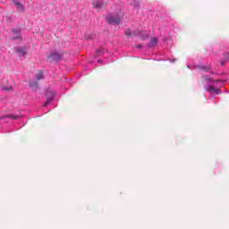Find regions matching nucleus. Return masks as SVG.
I'll list each match as a JSON object with an SVG mask.
<instances>
[{"instance_id": "1a4fd4ad", "label": "nucleus", "mask_w": 229, "mask_h": 229, "mask_svg": "<svg viewBox=\"0 0 229 229\" xmlns=\"http://www.w3.org/2000/svg\"><path fill=\"white\" fill-rule=\"evenodd\" d=\"M2 89L5 90V92H10L13 90V88H12V86H2Z\"/></svg>"}, {"instance_id": "ddd939ff", "label": "nucleus", "mask_w": 229, "mask_h": 229, "mask_svg": "<svg viewBox=\"0 0 229 229\" xmlns=\"http://www.w3.org/2000/svg\"><path fill=\"white\" fill-rule=\"evenodd\" d=\"M9 117H10L11 119H18V118H19V115L11 114V115H9Z\"/></svg>"}, {"instance_id": "20e7f679", "label": "nucleus", "mask_w": 229, "mask_h": 229, "mask_svg": "<svg viewBox=\"0 0 229 229\" xmlns=\"http://www.w3.org/2000/svg\"><path fill=\"white\" fill-rule=\"evenodd\" d=\"M13 4L16 6V8L19 10V12H24V5L21 4L17 0H13Z\"/></svg>"}, {"instance_id": "423d86ee", "label": "nucleus", "mask_w": 229, "mask_h": 229, "mask_svg": "<svg viewBox=\"0 0 229 229\" xmlns=\"http://www.w3.org/2000/svg\"><path fill=\"white\" fill-rule=\"evenodd\" d=\"M16 53H19L20 56H24L26 55V48H16Z\"/></svg>"}, {"instance_id": "9d476101", "label": "nucleus", "mask_w": 229, "mask_h": 229, "mask_svg": "<svg viewBox=\"0 0 229 229\" xmlns=\"http://www.w3.org/2000/svg\"><path fill=\"white\" fill-rule=\"evenodd\" d=\"M50 58H53V60H60V55H58V54H52L50 55Z\"/></svg>"}, {"instance_id": "aec40b11", "label": "nucleus", "mask_w": 229, "mask_h": 229, "mask_svg": "<svg viewBox=\"0 0 229 229\" xmlns=\"http://www.w3.org/2000/svg\"><path fill=\"white\" fill-rule=\"evenodd\" d=\"M228 55V56H229V54H227Z\"/></svg>"}, {"instance_id": "2eb2a0df", "label": "nucleus", "mask_w": 229, "mask_h": 229, "mask_svg": "<svg viewBox=\"0 0 229 229\" xmlns=\"http://www.w3.org/2000/svg\"><path fill=\"white\" fill-rule=\"evenodd\" d=\"M52 98H47V102L45 103V106H47V105H49V103H51Z\"/></svg>"}, {"instance_id": "6ab92c4d", "label": "nucleus", "mask_w": 229, "mask_h": 229, "mask_svg": "<svg viewBox=\"0 0 229 229\" xmlns=\"http://www.w3.org/2000/svg\"><path fill=\"white\" fill-rule=\"evenodd\" d=\"M137 47L140 48L141 47H140V46H138Z\"/></svg>"}, {"instance_id": "39448f33", "label": "nucleus", "mask_w": 229, "mask_h": 229, "mask_svg": "<svg viewBox=\"0 0 229 229\" xmlns=\"http://www.w3.org/2000/svg\"><path fill=\"white\" fill-rule=\"evenodd\" d=\"M206 90H207L208 92H215V94H221V89H216V88H214L213 86H208V87L206 88Z\"/></svg>"}, {"instance_id": "9b49d317", "label": "nucleus", "mask_w": 229, "mask_h": 229, "mask_svg": "<svg viewBox=\"0 0 229 229\" xmlns=\"http://www.w3.org/2000/svg\"><path fill=\"white\" fill-rule=\"evenodd\" d=\"M157 42H158V39H157V38H152L150 40L151 46H157Z\"/></svg>"}, {"instance_id": "0eeeda50", "label": "nucleus", "mask_w": 229, "mask_h": 229, "mask_svg": "<svg viewBox=\"0 0 229 229\" xmlns=\"http://www.w3.org/2000/svg\"><path fill=\"white\" fill-rule=\"evenodd\" d=\"M37 81H40V80H44V72L42 71H38V74L36 75Z\"/></svg>"}, {"instance_id": "a211bd4d", "label": "nucleus", "mask_w": 229, "mask_h": 229, "mask_svg": "<svg viewBox=\"0 0 229 229\" xmlns=\"http://www.w3.org/2000/svg\"><path fill=\"white\" fill-rule=\"evenodd\" d=\"M55 97V93H52V98H54Z\"/></svg>"}, {"instance_id": "f257e3e1", "label": "nucleus", "mask_w": 229, "mask_h": 229, "mask_svg": "<svg viewBox=\"0 0 229 229\" xmlns=\"http://www.w3.org/2000/svg\"><path fill=\"white\" fill-rule=\"evenodd\" d=\"M123 13L119 14H107L106 17V21H107L108 24H121V21H123Z\"/></svg>"}, {"instance_id": "6e6552de", "label": "nucleus", "mask_w": 229, "mask_h": 229, "mask_svg": "<svg viewBox=\"0 0 229 229\" xmlns=\"http://www.w3.org/2000/svg\"><path fill=\"white\" fill-rule=\"evenodd\" d=\"M30 89H32V90H37V89H38V83L35 82V81H30L29 83Z\"/></svg>"}, {"instance_id": "f8f14e48", "label": "nucleus", "mask_w": 229, "mask_h": 229, "mask_svg": "<svg viewBox=\"0 0 229 229\" xmlns=\"http://www.w3.org/2000/svg\"><path fill=\"white\" fill-rule=\"evenodd\" d=\"M125 35H127V37H131V30H127L126 31H125Z\"/></svg>"}, {"instance_id": "dca6fc26", "label": "nucleus", "mask_w": 229, "mask_h": 229, "mask_svg": "<svg viewBox=\"0 0 229 229\" xmlns=\"http://www.w3.org/2000/svg\"><path fill=\"white\" fill-rule=\"evenodd\" d=\"M204 80H206V81H210V77H208V75L204 76Z\"/></svg>"}, {"instance_id": "7ed1b4c3", "label": "nucleus", "mask_w": 229, "mask_h": 229, "mask_svg": "<svg viewBox=\"0 0 229 229\" xmlns=\"http://www.w3.org/2000/svg\"><path fill=\"white\" fill-rule=\"evenodd\" d=\"M12 33L15 36L13 38V40H21V30L13 29Z\"/></svg>"}, {"instance_id": "f3484780", "label": "nucleus", "mask_w": 229, "mask_h": 229, "mask_svg": "<svg viewBox=\"0 0 229 229\" xmlns=\"http://www.w3.org/2000/svg\"><path fill=\"white\" fill-rule=\"evenodd\" d=\"M86 40H89V36H85Z\"/></svg>"}, {"instance_id": "4468645a", "label": "nucleus", "mask_w": 229, "mask_h": 229, "mask_svg": "<svg viewBox=\"0 0 229 229\" xmlns=\"http://www.w3.org/2000/svg\"><path fill=\"white\" fill-rule=\"evenodd\" d=\"M202 70L205 71L206 72H208V71H210V67H202Z\"/></svg>"}, {"instance_id": "f03ea898", "label": "nucleus", "mask_w": 229, "mask_h": 229, "mask_svg": "<svg viewBox=\"0 0 229 229\" xmlns=\"http://www.w3.org/2000/svg\"><path fill=\"white\" fill-rule=\"evenodd\" d=\"M94 8H105L106 6V3L101 1V0H95L93 2Z\"/></svg>"}]
</instances>
